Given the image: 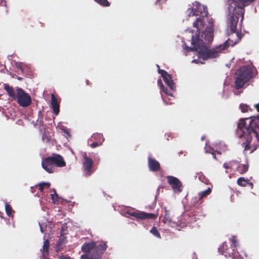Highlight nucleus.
<instances>
[{"label":"nucleus","instance_id":"nucleus-1","mask_svg":"<svg viewBox=\"0 0 259 259\" xmlns=\"http://www.w3.org/2000/svg\"><path fill=\"white\" fill-rule=\"evenodd\" d=\"M208 10L206 7L199 5L195 9L193 8L190 12V16H199L196 21L193 23V26L197 29L198 34L193 35L192 37L191 44L192 47H188L185 44L184 49L188 53L190 52H197V55L199 58L204 60L209 59H213L219 57L221 51L227 49L229 45L228 41L223 44L217 46L215 48L210 49L209 44L213 39V21H209L210 25L202 31L201 37L199 35L200 31L204 28V19L208 15Z\"/></svg>","mask_w":259,"mask_h":259},{"label":"nucleus","instance_id":"nucleus-2","mask_svg":"<svg viewBox=\"0 0 259 259\" xmlns=\"http://www.w3.org/2000/svg\"><path fill=\"white\" fill-rule=\"evenodd\" d=\"M107 243L105 241H101L98 244L94 241L84 243L82 247V252L89 255L82 254L81 259H101L102 255L107 248Z\"/></svg>","mask_w":259,"mask_h":259},{"label":"nucleus","instance_id":"nucleus-3","mask_svg":"<svg viewBox=\"0 0 259 259\" xmlns=\"http://www.w3.org/2000/svg\"><path fill=\"white\" fill-rule=\"evenodd\" d=\"M238 129L237 134L241 138H244L245 141L243 142L242 146L244 148V150H251L252 152L255 149H252L251 142L252 141V131L250 130L251 127L248 125H246V122L244 119H240L238 123Z\"/></svg>","mask_w":259,"mask_h":259},{"label":"nucleus","instance_id":"nucleus-4","mask_svg":"<svg viewBox=\"0 0 259 259\" xmlns=\"http://www.w3.org/2000/svg\"><path fill=\"white\" fill-rule=\"evenodd\" d=\"M66 164L63 157L61 155L56 153H53L51 156L46 157L41 162L42 168L50 174L54 172V166L62 167L65 166Z\"/></svg>","mask_w":259,"mask_h":259},{"label":"nucleus","instance_id":"nucleus-5","mask_svg":"<svg viewBox=\"0 0 259 259\" xmlns=\"http://www.w3.org/2000/svg\"><path fill=\"white\" fill-rule=\"evenodd\" d=\"M252 68L249 66L241 67L237 70L235 81V88L237 90L242 89L253 77Z\"/></svg>","mask_w":259,"mask_h":259},{"label":"nucleus","instance_id":"nucleus-6","mask_svg":"<svg viewBox=\"0 0 259 259\" xmlns=\"http://www.w3.org/2000/svg\"><path fill=\"white\" fill-rule=\"evenodd\" d=\"M219 251L226 257H231L232 259H243V257L237 251L235 244L229 246L226 242H224L219 248Z\"/></svg>","mask_w":259,"mask_h":259},{"label":"nucleus","instance_id":"nucleus-7","mask_svg":"<svg viewBox=\"0 0 259 259\" xmlns=\"http://www.w3.org/2000/svg\"><path fill=\"white\" fill-rule=\"evenodd\" d=\"M16 90V95L14 100L22 107H28L32 102L30 96L20 88L17 87Z\"/></svg>","mask_w":259,"mask_h":259},{"label":"nucleus","instance_id":"nucleus-8","mask_svg":"<svg viewBox=\"0 0 259 259\" xmlns=\"http://www.w3.org/2000/svg\"><path fill=\"white\" fill-rule=\"evenodd\" d=\"M82 170L85 177H88L93 173V170L94 161L92 158L88 157L87 153L83 155Z\"/></svg>","mask_w":259,"mask_h":259},{"label":"nucleus","instance_id":"nucleus-9","mask_svg":"<svg viewBox=\"0 0 259 259\" xmlns=\"http://www.w3.org/2000/svg\"><path fill=\"white\" fill-rule=\"evenodd\" d=\"M168 183L171 186L172 189L175 192L180 193L182 191V183L177 178L168 176L166 177Z\"/></svg>","mask_w":259,"mask_h":259},{"label":"nucleus","instance_id":"nucleus-10","mask_svg":"<svg viewBox=\"0 0 259 259\" xmlns=\"http://www.w3.org/2000/svg\"><path fill=\"white\" fill-rule=\"evenodd\" d=\"M131 215L136 218L138 219H155L158 216V213H147L144 211L132 212Z\"/></svg>","mask_w":259,"mask_h":259},{"label":"nucleus","instance_id":"nucleus-11","mask_svg":"<svg viewBox=\"0 0 259 259\" xmlns=\"http://www.w3.org/2000/svg\"><path fill=\"white\" fill-rule=\"evenodd\" d=\"M158 73L161 74L164 81L171 90H175L176 87L172 79L171 76L166 71L159 69Z\"/></svg>","mask_w":259,"mask_h":259},{"label":"nucleus","instance_id":"nucleus-12","mask_svg":"<svg viewBox=\"0 0 259 259\" xmlns=\"http://www.w3.org/2000/svg\"><path fill=\"white\" fill-rule=\"evenodd\" d=\"M148 165L149 170L151 171L156 172L158 171L161 169L160 163L151 156L148 157Z\"/></svg>","mask_w":259,"mask_h":259},{"label":"nucleus","instance_id":"nucleus-13","mask_svg":"<svg viewBox=\"0 0 259 259\" xmlns=\"http://www.w3.org/2000/svg\"><path fill=\"white\" fill-rule=\"evenodd\" d=\"M249 126L251 127L250 130L252 131L253 134L257 138V131H259V116L254 117L250 122Z\"/></svg>","mask_w":259,"mask_h":259},{"label":"nucleus","instance_id":"nucleus-14","mask_svg":"<svg viewBox=\"0 0 259 259\" xmlns=\"http://www.w3.org/2000/svg\"><path fill=\"white\" fill-rule=\"evenodd\" d=\"M51 107L54 114L57 115L60 111V106L57 98L54 94L51 95Z\"/></svg>","mask_w":259,"mask_h":259},{"label":"nucleus","instance_id":"nucleus-15","mask_svg":"<svg viewBox=\"0 0 259 259\" xmlns=\"http://www.w3.org/2000/svg\"><path fill=\"white\" fill-rule=\"evenodd\" d=\"M172 218L173 215L171 214L169 210L165 208L164 218L162 220V222L164 224H166L168 225H170L171 224H175V222L173 221Z\"/></svg>","mask_w":259,"mask_h":259},{"label":"nucleus","instance_id":"nucleus-16","mask_svg":"<svg viewBox=\"0 0 259 259\" xmlns=\"http://www.w3.org/2000/svg\"><path fill=\"white\" fill-rule=\"evenodd\" d=\"M4 88L8 93L9 96L12 98L13 99H14L16 95V94L13 88L12 87L10 86L7 83H5L4 84Z\"/></svg>","mask_w":259,"mask_h":259},{"label":"nucleus","instance_id":"nucleus-17","mask_svg":"<svg viewBox=\"0 0 259 259\" xmlns=\"http://www.w3.org/2000/svg\"><path fill=\"white\" fill-rule=\"evenodd\" d=\"M211 190L210 188H208L206 190L202 191L198 194V201H200V203H202V199L205 197L210 194Z\"/></svg>","mask_w":259,"mask_h":259},{"label":"nucleus","instance_id":"nucleus-18","mask_svg":"<svg viewBox=\"0 0 259 259\" xmlns=\"http://www.w3.org/2000/svg\"><path fill=\"white\" fill-rule=\"evenodd\" d=\"M248 164H239L237 168L238 171L241 174H243L245 173L248 170Z\"/></svg>","mask_w":259,"mask_h":259},{"label":"nucleus","instance_id":"nucleus-19","mask_svg":"<svg viewBox=\"0 0 259 259\" xmlns=\"http://www.w3.org/2000/svg\"><path fill=\"white\" fill-rule=\"evenodd\" d=\"M104 139L103 136L101 134L96 133L94 134L91 138V140H94L96 141H100L102 143Z\"/></svg>","mask_w":259,"mask_h":259},{"label":"nucleus","instance_id":"nucleus-20","mask_svg":"<svg viewBox=\"0 0 259 259\" xmlns=\"http://www.w3.org/2000/svg\"><path fill=\"white\" fill-rule=\"evenodd\" d=\"M51 184L50 183H45L42 182L38 184L37 185H36V187H38V189L41 192H43L44 189L46 187L47 188H49L50 187Z\"/></svg>","mask_w":259,"mask_h":259},{"label":"nucleus","instance_id":"nucleus-21","mask_svg":"<svg viewBox=\"0 0 259 259\" xmlns=\"http://www.w3.org/2000/svg\"><path fill=\"white\" fill-rule=\"evenodd\" d=\"M5 209L9 217L13 216V213L14 212V211L13 210L11 206L7 203L5 205Z\"/></svg>","mask_w":259,"mask_h":259},{"label":"nucleus","instance_id":"nucleus-22","mask_svg":"<svg viewBox=\"0 0 259 259\" xmlns=\"http://www.w3.org/2000/svg\"><path fill=\"white\" fill-rule=\"evenodd\" d=\"M237 184L242 187H245L248 183V180H245L244 178H239L237 180Z\"/></svg>","mask_w":259,"mask_h":259},{"label":"nucleus","instance_id":"nucleus-23","mask_svg":"<svg viewBox=\"0 0 259 259\" xmlns=\"http://www.w3.org/2000/svg\"><path fill=\"white\" fill-rule=\"evenodd\" d=\"M96 3L99 4L100 5L104 7H108L110 6V3L108 0H94Z\"/></svg>","mask_w":259,"mask_h":259},{"label":"nucleus","instance_id":"nucleus-24","mask_svg":"<svg viewBox=\"0 0 259 259\" xmlns=\"http://www.w3.org/2000/svg\"><path fill=\"white\" fill-rule=\"evenodd\" d=\"M49 242L48 240H46L44 242V245H43V254H48L49 252Z\"/></svg>","mask_w":259,"mask_h":259},{"label":"nucleus","instance_id":"nucleus-25","mask_svg":"<svg viewBox=\"0 0 259 259\" xmlns=\"http://www.w3.org/2000/svg\"><path fill=\"white\" fill-rule=\"evenodd\" d=\"M150 232L157 238H160V235L155 227H153L150 230Z\"/></svg>","mask_w":259,"mask_h":259},{"label":"nucleus","instance_id":"nucleus-26","mask_svg":"<svg viewBox=\"0 0 259 259\" xmlns=\"http://www.w3.org/2000/svg\"><path fill=\"white\" fill-rule=\"evenodd\" d=\"M240 109L243 113L247 112L249 110V106L246 104H240L239 106Z\"/></svg>","mask_w":259,"mask_h":259},{"label":"nucleus","instance_id":"nucleus-27","mask_svg":"<svg viewBox=\"0 0 259 259\" xmlns=\"http://www.w3.org/2000/svg\"><path fill=\"white\" fill-rule=\"evenodd\" d=\"M102 143H101V141H95L91 145V147L92 148H95L99 146H100L102 144Z\"/></svg>","mask_w":259,"mask_h":259},{"label":"nucleus","instance_id":"nucleus-28","mask_svg":"<svg viewBox=\"0 0 259 259\" xmlns=\"http://www.w3.org/2000/svg\"><path fill=\"white\" fill-rule=\"evenodd\" d=\"M161 90H162V91L166 95L169 96L172 95L169 91L168 90V89L167 88L165 87L164 86V88H161Z\"/></svg>","mask_w":259,"mask_h":259},{"label":"nucleus","instance_id":"nucleus-29","mask_svg":"<svg viewBox=\"0 0 259 259\" xmlns=\"http://www.w3.org/2000/svg\"><path fill=\"white\" fill-rule=\"evenodd\" d=\"M157 83L158 86L160 88V89L162 88H164V85L163 84V83L161 79H159L158 80Z\"/></svg>","mask_w":259,"mask_h":259},{"label":"nucleus","instance_id":"nucleus-30","mask_svg":"<svg viewBox=\"0 0 259 259\" xmlns=\"http://www.w3.org/2000/svg\"><path fill=\"white\" fill-rule=\"evenodd\" d=\"M42 140L44 141H46V142L50 141V139L47 136H46L45 134H44L42 136Z\"/></svg>","mask_w":259,"mask_h":259},{"label":"nucleus","instance_id":"nucleus-31","mask_svg":"<svg viewBox=\"0 0 259 259\" xmlns=\"http://www.w3.org/2000/svg\"><path fill=\"white\" fill-rule=\"evenodd\" d=\"M209 152L212 154V155L213 156V158L215 159H217L215 152L213 150V149H211V151H210Z\"/></svg>","mask_w":259,"mask_h":259},{"label":"nucleus","instance_id":"nucleus-32","mask_svg":"<svg viewBox=\"0 0 259 259\" xmlns=\"http://www.w3.org/2000/svg\"><path fill=\"white\" fill-rule=\"evenodd\" d=\"M55 196L57 197H58V195L57 194H56V191H55V193L54 194H51V197H52V199L54 200L55 199Z\"/></svg>","mask_w":259,"mask_h":259},{"label":"nucleus","instance_id":"nucleus-33","mask_svg":"<svg viewBox=\"0 0 259 259\" xmlns=\"http://www.w3.org/2000/svg\"><path fill=\"white\" fill-rule=\"evenodd\" d=\"M223 166L224 168H225L226 169H228L229 168V166L228 165V164L227 163H225L223 165Z\"/></svg>","mask_w":259,"mask_h":259},{"label":"nucleus","instance_id":"nucleus-34","mask_svg":"<svg viewBox=\"0 0 259 259\" xmlns=\"http://www.w3.org/2000/svg\"><path fill=\"white\" fill-rule=\"evenodd\" d=\"M61 259H72L69 256H62L61 257Z\"/></svg>","mask_w":259,"mask_h":259},{"label":"nucleus","instance_id":"nucleus-35","mask_svg":"<svg viewBox=\"0 0 259 259\" xmlns=\"http://www.w3.org/2000/svg\"><path fill=\"white\" fill-rule=\"evenodd\" d=\"M254 107L256 108L257 111L259 112V103L255 105Z\"/></svg>","mask_w":259,"mask_h":259},{"label":"nucleus","instance_id":"nucleus-36","mask_svg":"<svg viewBox=\"0 0 259 259\" xmlns=\"http://www.w3.org/2000/svg\"><path fill=\"white\" fill-rule=\"evenodd\" d=\"M86 83L88 85L91 86L92 85V83L88 79L86 80Z\"/></svg>","mask_w":259,"mask_h":259},{"label":"nucleus","instance_id":"nucleus-37","mask_svg":"<svg viewBox=\"0 0 259 259\" xmlns=\"http://www.w3.org/2000/svg\"><path fill=\"white\" fill-rule=\"evenodd\" d=\"M247 184L249 185V186L250 187V188L251 189L253 188V184L252 183H251V182L250 183V182H248V183H247Z\"/></svg>","mask_w":259,"mask_h":259},{"label":"nucleus","instance_id":"nucleus-38","mask_svg":"<svg viewBox=\"0 0 259 259\" xmlns=\"http://www.w3.org/2000/svg\"><path fill=\"white\" fill-rule=\"evenodd\" d=\"M232 244H235V245L236 246V241L234 239H232Z\"/></svg>","mask_w":259,"mask_h":259},{"label":"nucleus","instance_id":"nucleus-39","mask_svg":"<svg viewBox=\"0 0 259 259\" xmlns=\"http://www.w3.org/2000/svg\"><path fill=\"white\" fill-rule=\"evenodd\" d=\"M160 1V0H157L156 2V4H157Z\"/></svg>","mask_w":259,"mask_h":259},{"label":"nucleus","instance_id":"nucleus-40","mask_svg":"<svg viewBox=\"0 0 259 259\" xmlns=\"http://www.w3.org/2000/svg\"><path fill=\"white\" fill-rule=\"evenodd\" d=\"M192 203H193V205L195 204V203H196V201H195V200H194V201H193V202H192Z\"/></svg>","mask_w":259,"mask_h":259},{"label":"nucleus","instance_id":"nucleus-41","mask_svg":"<svg viewBox=\"0 0 259 259\" xmlns=\"http://www.w3.org/2000/svg\"><path fill=\"white\" fill-rule=\"evenodd\" d=\"M40 230H41V232H42V228L41 226H40Z\"/></svg>","mask_w":259,"mask_h":259},{"label":"nucleus","instance_id":"nucleus-42","mask_svg":"<svg viewBox=\"0 0 259 259\" xmlns=\"http://www.w3.org/2000/svg\"><path fill=\"white\" fill-rule=\"evenodd\" d=\"M40 24H41V26H43V25H42V23H40Z\"/></svg>","mask_w":259,"mask_h":259}]
</instances>
